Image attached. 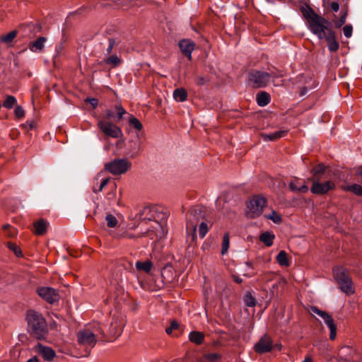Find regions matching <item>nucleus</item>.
Here are the masks:
<instances>
[{"mask_svg":"<svg viewBox=\"0 0 362 362\" xmlns=\"http://www.w3.org/2000/svg\"><path fill=\"white\" fill-rule=\"evenodd\" d=\"M86 101L89 103L93 108H95L98 105V100L95 98H88Z\"/></svg>","mask_w":362,"mask_h":362,"instance_id":"48","label":"nucleus"},{"mask_svg":"<svg viewBox=\"0 0 362 362\" xmlns=\"http://www.w3.org/2000/svg\"><path fill=\"white\" fill-rule=\"evenodd\" d=\"M26 318L31 334L38 339L45 338L47 334V327L42 315L30 310L27 312Z\"/></svg>","mask_w":362,"mask_h":362,"instance_id":"4","label":"nucleus"},{"mask_svg":"<svg viewBox=\"0 0 362 362\" xmlns=\"http://www.w3.org/2000/svg\"><path fill=\"white\" fill-rule=\"evenodd\" d=\"M256 100L259 106L264 107L270 103V95L265 91H262L257 95Z\"/></svg>","mask_w":362,"mask_h":362,"instance_id":"21","label":"nucleus"},{"mask_svg":"<svg viewBox=\"0 0 362 362\" xmlns=\"http://www.w3.org/2000/svg\"><path fill=\"white\" fill-rule=\"evenodd\" d=\"M173 96L177 101L184 102L187 98V93L184 88H177L174 90Z\"/></svg>","mask_w":362,"mask_h":362,"instance_id":"25","label":"nucleus"},{"mask_svg":"<svg viewBox=\"0 0 362 362\" xmlns=\"http://www.w3.org/2000/svg\"><path fill=\"white\" fill-rule=\"evenodd\" d=\"M209 230V227L205 222H201L199 226V235L201 238H204Z\"/></svg>","mask_w":362,"mask_h":362,"instance_id":"37","label":"nucleus"},{"mask_svg":"<svg viewBox=\"0 0 362 362\" xmlns=\"http://www.w3.org/2000/svg\"><path fill=\"white\" fill-rule=\"evenodd\" d=\"M333 272L341 290L346 295L354 294L355 290L348 271L341 267H337L334 268Z\"/></svg>","mask_w":362,"mask_h":362,"instance_id":"6","label":"nucleus"},{"mask_svg":"<svg viewBox=\"0 0 362 362\" xmlns=\"http://www.w3.org/2000/svg\"><path fill=\"white\" fill-rule=\"evenodd\" d=\"M110 181V178H105L102 180V182H100V187L97 189L95 187H94L93 189V191L94 193L97 194L100 192H102L104 189V187L107 185V183L109 182Z\"/></svg>","mask_w":362,"mask_h":362,"instance_id":"43","label":"nucleus"},{"mask_svg":"<svg viewBox=\"0 0 362 362\" xmlns=\"http://www.w3.org/2000/svg\"><path fill=\"white\" fill-rule=\"evenodd\" d=\"M347 15H348V11H344L341 14L339 20L337 22H336V23H335L336 28H341L345 23Z\"/></svg>","mask_w":362,"mask_h":362,"instance_id":"42","label":"nucleus"},{"mask_svg":"<svg viewBox=\"0 0 362 362\" xmlns=\"http://www.w3.org/2000/svg\"><path fill=\"white\" fill-rule=\"evenodd\" d=\"M288 131L280 130L271 134H262V137L264 141H275L287 135Z\"/></svg>","mask_w":362,"mask_h":362,"instance_id":"19","label":"nucleus"},{"mask_svg":"<svg viewBox=\"0 0 362 362\" xmlns=\"http://www.w3.org/2000/svg\"><path fill=\"white\" fill-rule=\"evenodd\" d=\"M307 92H308V90L305 87L302 88L300 90V96L305 95L307 93Z\"/></svg>","mask_w":362,"mask_h":362,"instance_id":"56","label":"nucleus"},{"mask_svg":"<svg viewBox=\"0 0 362 362\" xmlns=\"http://www.w3.org/2000/svg\"><path fill=\"white\" fill-rule=\"evenodd\" d=\"M288 187L292 192L306 193L309 190L308 187L305 184V182L300 185V180L296 177L291 181L288 185Z\"/></svg>","mask_w":362,"mask_h":362,"instance_id":"17","label":"nucleus"},{"mask_svg":"<svg viewBox=\"0 0 362 362\" xmlns=\"http://www.w3.org/2000/svg\"><path fill=\"white\" fill-rule=\"evenodd\" d=\"M276 261L279 265L284 267H288L289 262L288 259V254L284 251L281 250L279 252L276 256Z\"/></svg>","mask_w":362,"mask_h":362,"instance_id":"24","label":"nucleus"},{"mask_svg":"<svg viewBox=\"0 0 362 362\" xmlns=\"http://www.w3.org/2000/svg\"><path fill=\"white\" fill-rule=\"evenodd\" d=\"M99 129L108 137L118 139L122 136V131L120 127L105 119H100L98 122Z\"/></svg>","mask_w":362,"mask_h":362,"instance_id":"9","label":"nucleus"},{"mask_svg":"<svg viewBox=\"0 0 362 362\" xmlns=\"http://www.w3.org/2000/svg\"><path fill=\"white\" fill-rule=\"evenodd\" d=\"M189 339L191 342L200 345L204 340V334L198 331H192L189 334Z\"/></svg>","mask_w":362,"mask_h":362,"instance_id":"20","label":"nucleus"},{"mask_svg":"<svg viewBox=\"0 0 362 362\" xmlns=\"http://www.w3.org/2000/svg\"><path fill=\"white\" fill-rule=\"evenodd\" d=\"M353 27L351 25H346L343 28V33L346 37L349 38L352 35Z\"/></svg>","mask_w":362,"mask_h":362,"instance_id":"44","label":"nucleus"},{"mask_svg":"<svg viewBox=\"0 0 362 362\" xmlns=\"http://www.w3.org/2000/svg\"><path fill=\"white\" fill-rule=\"evenodd\" d=\"M115 45V41L113 38H110L108 40V47L107 48V53L110 54L112 51V49L114 48Z\"/></svg>","mask_w":362,"mask_h":362,"instance_id":"46","label":"nucleus"},{"mask_svg":"<svg viewBox=\"0 0 362 362\" xmlns=\"http://www.w3.org/2000/svg\"><path fill=\"white\" fill-rule=\"evenodd\" d=\"M284 76L281 71L279 73L274 71L268 73L259 70H252L248 74V84L255 88H264L270 83L272 79L283 77Z\"/></svg>","mask_w":362,"mask_h":362,"instance_id":"5","label":"nucleus"},{"mask_svg":"<svg viewBox=\"0 0 362 362\" xmlns=\"http://www.w3.org/2000/svg\"><path fill=\"white\" fill-rule=\"evenodd\" d=\"M274 349H281V344H274L272 338L267 335H263L255 344L254 351L259 354H263L272 351Z\"/></svg>","mask_w":362,"mask_h":362,"instance_id":"10","label":"nucleus"},{"mask_svg":"<svg viewBox=\"0 0 362 362\" xmlns=\"http://www.w3.org/2000/svg\"><path fill=\"white\" fill-rule=\"evenodd\" d=\"M267 204V199L260 195L254 196L247 204V215L252 218L262 214Z\"/></svg>","mask_w":362,"mask_h":362,"instance_id":"7","label":"nucleus"},{"mask_svg":"<svg viewBox=\"0 0 362 362\" xmlns=\"http://www.w3.org/2000/svg\"><path fill=\"white\" fill-rule=\"evenodd\" d=\"M245 304L248 307H253L256 304V300L250 293H247L244 296Z\"/></svg>","mask_w":362,"mask_h":362,"instance_id":"36","label":"nucleus"},{"mask_svg":"<svg viewBox=\"0 0 362 362\" xmlns=\"http://www.w3.org/2000/svg\"><path fill=\"white\" fill-rule=\"evenodd\" d=\"M37 293L40 298L49 304H54L59 300L58 291L51 287L42 286L37 289Z\"/></svg>","mask_w":362,"mask_h":362,"instance_id":"12","label":"nucleus"},{"mask_svg":"<svg viewBox=\"0 0 362 362\" xmlns=\"http://www.w3.org/2000/svg\"><path fill=\"white\" fill-rule=\"evenodd\" d=\"M17 36V32L13 30L1 37V41L4 43L11 42Z\"/></svg>","mask_w":362,"mask_h":362,"instance_id":"32","label":"nucleus"},{"mask_svg":"<svg viewBox=\"0 0 362 362\" xmlns=\"http://www.w3.org/2000/svg\"><path fill=\"white\" fill-rule=\"evenodd\" d=\"M122 331L121 325H118L117 322H112L109 329V334L112 337L119 336Z\"/></svg>","mask_w":362,"mask_h":362,"instance_id":"27","label":"nucleus"},{"mask_svg":"<svg viewBox=\"0 0 362 362\" xmlns=\"http://www.w3.org/2000/svg\"><path fill=\"white\" fill-rule=\"evenodd\" d=\"M310 311L313 313L317 314L324 320L325 323L327 325V326L329 327L330 330L329 338L331 340H334L337 336V326L334 323L332 317L327 312L321 310L315 306L311 307Z\"/></svg>","mask_w":362,"mask_h":362,"instance_id":"11","label":"nucleus"},{"mask_svg":"<svg viewBox=\"0 0 362 362\" xmlns=\"http://www.w3.org/2000/svg\"><path fill=\"white\" fill-rule=\"evenodd\" d=\"M232 277L233 281L238 284H241L243 282V279L238 276L233 275Z\"/></svg>","mask_w":362,"mask_h":362,"instance_id":"53","label":"nucleus"},{"mask_svg":"<svg viewBox=\"0 0 362 362\" xmlns=\"http://www.w3.org/2000/svg\"><path fill=\"white\" fill-rule=\"evenodd\" d=\"M114 117V114L112 112V110H107L103 117V119H105V120H107L112 118Z\"/></svg>","mask_w":362,"mask_h":362,"instance_id":"49","label":"nucleus"},{"mask_svg":"<svg viewBox=\"0 0 362 362\" xmlns=\"http://www.w3.org/2000/svg\"><path fill=\"white\" fill-rule=\"evenodd\" d=\"M195 46V43L189 39H184L179 42L181 52L189 60L192 59V53L194 50Z\"/></svg>","mask_w":362,"mask_h":362,"instance_id":"14","label":"nucleus"},{"mask_svg":"<svg viewBox=\"0 0 362 362\" xmlns=\"http://www.w3.org/2000/svg\"><path fill=\"white\" fill-rule=\"evenodd\" d=\"M3 229L4 230H10L9 233H8V235L10 236H13V235H15L16 233V230L15 228H12L10 225L8 224H6V225H4L3 226Z\"/></svg>","mask_w":362,"mask_h":362,"instance_id":"47","label":"nucleus"},{"mask_svg":"<svg viewBox=\"0 0 362 362\" xmlns=\"http://www.w3.org/2000/svg\"><path fill=\"white\" fill-rule=\"evenodd\" d=\"M303 15L308 21L310 31L319 39H325L327 42V47L330 52H337L339 45L336 40L335 33L329 28L330 23L310 8L306 10Z\"/></svg>","mask_w":362,"mask_h":362,"instance_id":"1","label":"nucleus"},{"mask_svg":"<svg viewBox=\"0 0 362 362\" xmlns=\"http://www.w3.org/2000/svg\"><path fill=\"white\" fill-rule=\"evenodd\" d=\"M17 103L16 98L13 95H7L4 100L3 106L7 109L13 108Z\"/></svg>","mask_w":362,"mask_h":362,"instance_id":"30","label":"nucleus"},{"mask_svg":"<svg viewBox=\"0 0 362 362\" xmlns=\"http://www.w3.org/2000/svg\"><path fill=\"white\" fill-rule=\"evenodd\" d=\"M114 109L116 111L117 119L120 120L122 117L127 113L125 109L122 106L121 104H117L114 106Z\"/></svg>","mask_w":362,"mask_h":362,"instance_id":"38","label":"nucleus"},{"mask_svg":"<svg viewBox=\"0 0 362 362\" xmlns=\"http://www.w3.org/2000/svg\"><path fill=\"white\" fill-rule=\"evenodd\" d=\"M35 349L36 351L40 354L47 361H52L56 356L54 350L51 347L45 346L42 344H38Z\"/></svg>","mask_w":362,"mask_h":362,"instance_id":"15","label":"nucleus"},{"mask_svg":"<svg viewBox=\"0 0 362 362\" xmlns=\"http://www.w3.org/2000/svg\"><path fill=\"white\" fill-rule=\"evenodd\" d=\"M205 83V79L204 77H198L197 79H196V84L199 85V86H202V85H204Z\"/></svg>","mask_w":362,"mask_h":362,"instance_id":"52","label":"nucleus"},{"mask_svg":"<svg viewBox=\"0 0 362 362\" xmlns=\"http://www.w3.org/2000/svg\"><path fill=\"white\" fill-rule=\"evenodd\" d=\"M303 362H313V360L310 355H307Z\"/></svg>","mask_w":362,"mask_h":362,"instance_id":"55","label":"nucleus"},{"mask_svg":"<svg viewBox=\"0 0 362 362\" xmlns=\"http://www.w3.org/2000/svg\"><path fill=\"white\" fill-rule=\"evenodd\" d=\"M330 7L333 11L337 12L339 9V4L337 1H333L330 4Z\"/></svg>","mask_w":362,"mask_h":362,"instance_id":"50","label":"nucleus"},{"mask_svg":"<svg viewBox=\"0 0 362 362\" xmlns=\"http://www.w3.org/2000/svg\"><path fill=\"white\" fill-rule=\"evenodd\" d=\"M206 358L210 361H214L220 358V356L216 354H209L206 356Z\"/></svg>","mask_w":362,"mask_h":362,"instance_id":"51","label":"nucleus"},{"mask_svg":"<svg viewBox=\"0 0 362 362\" xmlns=\"http://www.w3.org/2000/svg\"><path fill=\"white\" fill-rule=\"evenodd\" d=\"M116 194H117V185L115 183L113 184V185L111 187L110 191L106 194V199L108 202L109 204H112V202L116 199Z\"/></svg>","mask_w":362,"mask_h":362,"instance_id":"31","label":"nucleus"},{"mask_svg":"<svg viewBox=\"0 0 362 362\" xmlns=\"http://www.w3.org/2000/svg\"><path fill=\"white\" fill-rule=\"evenodd\" d=\"M274 235L270 232H264L259 235V240L266 246L270 247L273 245Z\"/></svg>","mask_w":362,"mask_h":362,"instance_id":"23","label":"nucleus"},{"mask_svg":"<svg viewBox=\"0 0 362 362\" xmlns=\"http://www.w3.org/2000/svg\"><path fill=\"white\" fill-rule=\"evenodd\" d=\"M129 124L132 126L134 129L136 130H141L142 129V124L141 122L136 117H132L129 119Z\"/></svg>","mask_w":362,"mask_h":362,"instance_id":"40","label":"nucleus"},{"mask_svg":"<svg viewBox=\"0 0 362 362\" xmlns=\"http://www.w3.org/2000/svg\"><path fill=\"white\" fill-rule=\"evenodd\" d=\"M178 328V323L176 321H173L170 323L169 327L166 328L165 332L167 334H170L174 329H177Z\"/></svg>","mask_w":362,"mask_h":362,"instance_id":"45","label":"nucleus"},{"mask_svg":"<svg viewBox=\"0 0 362 362\" xmlns=\"http://www.w3.org/2000/svg\"><path fill=\"white\" fill-rule=\"evenodd\" d=\"M341 189L344 192H351L357 196L362 197V186L360 185H342Z\"/></svg>","mask_w":362,"mask_h":362,"instance_id":"22","label":"nucleus"},{"mask_svg":"<svg viewBox=\"0 0 362 362\" xmlns=\"http://www.w3.org/2000/svg\"><path fill=\"white\" fill-rule=\"evenodd\" d=\"M8 247L10 250L13 251V252L15 253V255L17 257L22 256V251H21V248L16 244L8 242Z\"/></svg>","mask_w":362,"mask_h":362,"instance_id":"39","label":"nucleus"},{"mask_svg":"<svg viewBox=\"0 0 362 362\" xmlns=\"http://www.w3.org/2000/svg\"><path fill=\"white\" fill-rule=\"evenodd\" d=\"M140 236L141 235H137L136 237H140ZM122 237L131 239V238H134L136 236H134V235H132L131 233H126L122 235Z\"/></svg>","mask_w":362,"mask_h":362,"instance_id":"54","label":"nucleus"},{"mask_svg":"<svg viewBox=\"0 0 362 362\" xmlns=\"http://www.w3.org/2000/svg\"><path fill=\"white\" fill-rule=\"evenodd\" d=\"M312 177L309 178L313 182L310 191L314 194L322 195L336 188V184L332 180L322 182V180L329 177L327 168L322 163L315 165L311 170Z\"/></svg>","mask_w":362,"mask_h":362,"instance_id":"3","label":"nucleus"},{"mask_svg":"<svg viewBox=\"0 0 362 362\" xmlns=\"http://www.w3.org/2000/svg\"><path fill=\"white\" fill-rule=\"evenodd\" d=\"M105 221L107 222V226L109 228H115L118 224V220L114 215L111 214H107L106 215Z\"/></svg>","mask_w":362,"mask_h":362,"instance_id":"33","label":"nucleus"},{"mask_svg":"<svg viewBox=\"0 0 362 362\" xmlns=\"http://www.w3.org/2000/svg\"><path fill=\"white\" fill-rule=\"evenodd\" d=\"M152 262L151 261L145 262H136V267L139 270L144 271L145 272H149L152 269Z\"/></svg>","mask_w":362,"mask_h":362,"instance_id":"28","label":"nucleus"},{"mask_svg":"<svg viewBox=\"0 0 362 362\" xmlns=\"http://www.w3.org/2000/svg\"><path fill=\"white\" fill-rule=\"evenodd\" d=\"M265 217L273 221L275 223H280L282 221L281 215L275 211H272L270 214L265 215Z\"/></svg>","mask_w":362,"mask_h":362,"instance_id":"35","label":"nucleus"},{"mask_svg":"<svg viewBox=\"0 0 362 362\" xmlns=\"http://www.w3.org/2000/svg\"><path fill=\"white\" fill-rule=\"evenodd\" d=\"M14 114L17 118L21 119V118L24 117V116H25V111L21 106L16 105L15 107Z\"/></svg>","mask_w":362,"mask_h":362,"instance_id":"41","label":"nucleus"},{"mask_svg":"<svg viewBox=\"0 0 362 362\" xmlns=\"http://www.w3.org/2000/svg\"><path fill=\"white\" fill-rule=\"evenodd\" d=\"M197 226V221H194L192 218H190L187 223V233H191L193 239L196 237Z\"/></svg>","mask_w":362,"mask_h":362,"instance_id":"29","label":"nucleus"},{"mask_svg":"<svg viewBox=\"0 0 362 362\" xmlns=\"http://www.w3.org/2000/svg\"><path fill=\"white\" fill-rule=\"evenodd\" d=\"M46 41L47 38L45 37H39L36 40L30 42L28 47L33 52H41L44 49Z\"/></svg>","mask_w":362,"mask_h":362,"instance_id":"16","label":"nucleus"},{"mask_svg":"<svg viewBox=\"0 0 362 362\" xmlns=\"http://www.w3.org/2000/svg\"><path fill=\"white\" fill-rule=\"evenodd\" d=\"M76 337L78 345L85 352L83 356H88L90 350L96 344L97 340H104L105 334L101 325L98 322H94L80 329L77 332Z\"/></svg>","mask_w":362,"mask_h":362,"instance_id":"2","label":"nucleus"},{"mask_svg":"<svg viewBox=\"0 0 362 362\" xmlns=\"http://www.w3.org/2000/svg\"><path fill=\"white\" fill-rule=\"evenodd\" d=\"M104 62L106 64L112 65V66L115 68L121 64L122 59L120 57H117V55L113 54L109 57L105 58L104 59Z\"/></svg>","mask_w":362,"mask_h":362,"instance_id":"26","label":"nucleus"},{"mask_svg":"<svg viewBox=\"0 0 362 362\" xmlns=\"http://www.w3.org/2000/svg\"><path fill=\"white\" fill-rule=\"evenodd\" d=\"M230 245V237L229 233H226L223 238L221 253L222 255L226 254L228 252Z\"/></svg>","mask_w":362,"mask_h":362,"instance_id":"34","label":"nucleus"},{"mask_svg":"<svg viewBox=\"0 0 362 362\" xmlns=\"http://www.w3.org/2000/svg\"><path fill=\"white\" fill-rule=\"evenodd\" d=\"M157 213L156 209L153 207H145L143 209L142 214H141V222L139 226L146 223V221H153L156 226H153V228H156V226H160V223L156 221V214Z\"/></svg>","mask_w":362,"mask_h":362,"instance_id":"13","label":"nucleus"},{"mask_svg":"<svg viewBox=\"0 0 362 362\" xmlns=\"http://www.w3.org/2000/svg\"><path fill=\"white\" fill-rule=\"evenodd\" d=\"M47 226L48 223L44 219L35 221L33 223L35 234L37 235H44L47 232Z\"/></svg>","mask_w":362,"mask_h":362,"instance_id":"18","label":"nucleus"},{"mask_svg":"<svg viewBox=\"0 0 362 362\" xmlns=\"http://www.w3.org/2000/svg\"><path fill=\"white\" fill-rule=\"evenodd\" d=\"M151 229H147L146 230H145L144 232H141V234H147L149 232H151Z\"/></svg>","mask_w":362,"mask_h":362,"instance_id":"57","label":"nucleus"},{"mask_svg":"<svg viewBox=\"0 0 362 362\" xmlns=\"http://www.w3.org/2000/svg\"><path fill=\"white\" fill-rule=\"evenodd\" d=\"M131 163L124 158L115 159L105 164V170L114 175L125 173L131 167Z\"/></svg>","mask_w":362,"mask_h":362,"instance_id":"8","label":"nucleus"}]
</instances>
